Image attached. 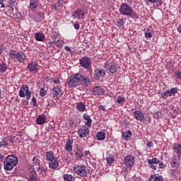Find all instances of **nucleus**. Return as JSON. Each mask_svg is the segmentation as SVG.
I'll use <instances>...</instances> for the list:
<instances>
[{"instance_id":"3","label":"nucleus","mask_w":181,"mask_h":181,"mask_svg":"<svg viewBox=\"0 0 181 181\" xmlns=\"http://www.w3.org/2000/svg\"><path fill=\"white\" fill-rule=\"evenodd\" d=\"M19 95L21 98L26 97V100H30L32 97V92L29 90V86L28 85H23L19 91Z\"/></svg>"},{"instance_id":"51","label":"nucleus","mask_w":181,"mask_h":181,"mask_svg":"<svg viewBox=\"0 0 181 181\" xmlns=\"http://www.w3.org/2000/svg\"><path fill=\"white\" fill-rule=\"evenodd\" d=\"M143 121L145 122V124H150L151 118L149 117H146Z\"/></svg>"},{"instance_id":"41","label":"nucleus","mask_w":181,"mask_h":181,"mask_svg":"<svg viewBox=\"0 0 181 181\" xmlns=\"http://www.w3.org/2000/svg\"><path fill=\"white\" fill-rule=\"evenodd\" d=\"M38 170H40V173H46V172H47V169L46 168V167L43 165H40L38 167Z\"/></svg>"},{"instance_id":"2","label":"nucleus","mask_w":181,"mask_h":181,"mask_svg":"<svg viewBox=\"0 0 181 181\" xmlns=\"http://www.w3.org/2000/svg\"><path fill=\"white\" fill-rule=\"evenodd\" d=\"M18 162H19V160L15 155L8 156L4 161V170H12L18 165Z\"/></svg>"},{"instance_id":"17","label":"nucleus","mask_w":181,"mask_h":181,"mask_svg":"<svg viewBox=\"0 0 181 181\" xmlns=\"http://www.w3.org/2000/svg\"><path fill=\"white\" fill-rule=\"evenodd\" d=\"M64 149L66 152H71L73 151V139H69L64 146Z\"/></svg>"},{"instance_id":"27","label":"nucleus","mask_w":181,"mask_h":181,"mask_svg":"<svg viewBox=\"0 0 181 181\" xmlns=\"http://www.w3.org/2000/svg\"><path fill=\"white\" fill-rule=\"evenodd\" d=\"M28 181H37V174L35 171H32L28 178Z\"/></svg>"},{"instance_id":"57","label":"nucleus","mask_w":181,"mask_h":181,"mask_svg":"<svg viewBox=\"0 0 181 181\" xmlns=\"http://www.w3.org/2000/svg\"><path fill=\"white\" fill-rule=\"evenodd\" d=\"M146 146H148V148H152V146H153V143L152 141H148Z\"/></svg>"},{"instance_id":"22","label":"nucleus","mask_w":181,"mask_h":181,"mask_svg":"<svg viewBox=\"0 0 181 181\" xmlns=\"http://www.w3.org/2000/svg\"><path fill=\"white\" fill-rule=\"evenodd\" d=\"M76 108L79 112H84L86 111V104L80 102L76 103Z\"/></svg>"},{"instance_id":"1","label":"nucleus","mask_w":181,"mask_h":181,"mask_svg":"<svg viewBox=\"0 0 181 181\" xmlns=\"http://www.w3.org/2000/svg\"><path fill=\"white\" fill-rule=\"evenodd\" d=\"M120 15L129 16L132 19H139V16L132 9V7L127 4H123L119 8Z\"/></svg>"},{"instance_id":"19","label":"nucleus","mask_w":181,"mask_h":181,"mask_svg":"<svg viewBox=\"0 0 181 181\" xmlns=\"http://www.w3.org/2000/svg\"><path fill=\"white\" fill-rule=\"evenodd\" d=\"M105 69H108V71L111 74H114L117 73V67L115 66V65H110V62H106L105 64Z\"/></svg>"},{"instance_id":"54","label":"nucleus","mask_w":181,"mask_h":181,"mask_svg":"<svg viewBox=\"0 0 181 181\" xmlns=\"http://www.w3.org/2000/svg\"><path fill=\"white\" fill-rule=\"evenodd\" d=\"M148 166L149 168H151V169H152L153 170H156V166L154 165L153 163H148Z\"/></svg>"},{"instance_id":"39","label":"nucleus","mask_w":181,"mask_h":181,"mask_svg":"<svg viewBox=\"0 0 181 181\" xmlns=\"http://www.w3.org/2000/svg\"><path fill=\"white\" fill-rule=\"evenodd\" d=\"M6 64L2 62L1 64H0V71L1 73H5V71H6Z\"/></svg>"},{"instance_id":"15","label":"nucleus","mask_w":181,"mask_h":181,"mask_svg":"<svg viewBox=\"0 0 181 181\" xmlns=\"http://www.w3.org/2000/svg\"><path fill=\"white\" fill-rule=\"evenodd\" d=\"M93 93L94 95H103L105 90L100 86H95L93 89Z\"/></svg>"},{"instance_id":"48","label":"nucleus","mask_w":181,"mask_h":181,"mask_svg":"<svg viewBox=\"0 0 181 181\" xmlns=\"http://www.w3.org/2000/svg\"><path fill=\"white\" fill-rule=\"evenodd\" d=\"M33 162L34 165H40L39 160L36 157H33Z\"/></svg>"},{"instance_id":"30","label":"nucleus","mask_w":181,"mask_h":181,"mask_svg":"<svg viewBox=\"0 0 181 181\" xmlns=\"http://www.w3.org/2000/svg\"><path fill=\"white\" fill-rule=\"evenodd\" d=\"M98 141H104L105 139V134L103 132H99L96 134Z\"/></svg>"},{"instance_id":"10","label":"nucleus","mask_w":181,"mask_h":181,"mask_svg":"<svg viewBox=\"0 0 181 181\" xmlns=\"http://www.w3.org/2000/svg\"><path fill=\"white\" fill-rule=\"evenodd\" d=\"M90 134V130L86 126H82L78 130V135H79V138H86L87 135Z\"/></svg>"},{"instance_id":"53","label":"nucleus","mask_w":181,"mask_h":181,"mask_svg":"<svg viewBox=\"0 0 181 181\" xmlns=\"http://www.w3.org/2000/svg\"><path fill=\"white\" fill-rule=\"evenodd\" d=\"M53 83H54V84H59V83H60V79L57 77H54L53 78Z\"/></svg>"},{"instance_id":"40","label":"nucleus","mask_w":181,"mask_h":181,"mask_svg":"<svg viewBox=\"0 0 181 181\" xmlns=\"http://www.w3.org/2000/svg\"><path fill=\"white\" fill-rule=\"evenodd\" d=\"M132 135V132L131 131H128L125 133H123V138H124V139H128V138H131V136Z\"/></svg>"},{"instance_id":"31","label":"nucleus","mask_w":181,"mask_h":181,"mask_svg":"<svg viewBox=\"0 0 181 181\" xmlns=\"http://www.w3.org/2000/svg\"><path fill=\"white\" fill-rule=\"evenodd\" d=\"M8 54H9L10 59L15 60V59H16V57L18 56V52L13 49H11L9 51Z\"/></svg>"},{"instance_id":"43","label":"nucleus","mask_w":181,"mask_h":181,"mask_svg":"<svg viewBox=\"0 0 181 181\" xmlns=\"http://www.w3.org/2000/svg\"><path fill=\"white\" fill-rule=\"evenodd\" d=\"M125 101V98H122L121 96H119L117 99V103L118 104H122Z\"/></svg>"},{"instance_id":"38","label":"nucleus","mask_w":181,"mask_h":181,"mask_svg":"<svg viewBox=\"0 0 181 181\" xmlns=\"http://www.w3.org/2000/svg\"><path fill=\"white\" fill-rule=\"evenodd\" d=\"M144 35L146 36V37H152V36H153V32L150 30V29H148L146 30V31L144 33Z\"/></svg>"},{"instance_id":"44","label":"nucleus","mask_w":181,"mask_h":181,"mask_svg":"<svg viewBox=\"0 0 181 181\" xmlns=\"http://www.w3.org/2000/svg\"><path fill=\"white\" fill-rule=\"evenodd\" d=\"M163 95H165V97H168V95L169 97H172V95H173L172 91L170 90H168L167 91L163 93Z\"/></svg>"},{"instance_id":"47","label":"nucleus","mask_w":181,"mask_h":181,"mask_svg":"<svg viewBox=\"0 0 181 181\" xmlns=\"http://www.w3.org/2000/svg\"><path fill=\"white\" fill-rule=\"evenodd\" d=\"M63 0H59L56 4L57 6H59V8H63Z\"/></svg>"},{"instance_id":"49","label":"nucleus","mask_w":181,"mask_h":181,"mask_svg":"<svg viewBox=\"0 0 181 181\" xmlns=\"http://www.w3.org/2000/svg\"><path fill=\"white\" fill-rule=\"evenodd\" d=\"M69 126L71 127V128H76V124H74V120H69Z\"/></svg>"},{"instance_id":"34","label":"nucleus","mask_w":181,"mask_h":181,"mask_svg":"<svg viewBox=\"0 0 181 181\" xmlns=\"http://www.w3.org/2000/svg\"><path fill=\"white\" fill-rule=\"evenodd\" d=\"M174 151L177 155H181V145L180 144H175L173 147Z\"/></svg>"},{"instance_id":"55","label":"nucleus","mask_w":181,"mask_h":181,"mask_svg":"<svg viewBox=\"0 0 181 181\" xmlns=\"http://www.w3.org/2000/svg\"><path fill=\"white\" fill-rule=\"evenodd\" d=\"M74 29H76V30H78V29H80V24H78V23H75L74 25Z\"/></svg>"},{"instance_id":"45","label":"nucleus","mask_w":181,"mask_h":181,"mask_svg":"<svg viewBox=\"0 0 181 181\" xmlns=\"http://www.w3.org/2000/svg\"><path fill=\"white\" fill-rule=\"evenodd\" d=\"M125 23V21H124L123 19H119L118 23H117V26L121 28L122 26H124V24Z\"/></svg>"},{"instance_id":"52","label":"nucleus","mask_w":181,"mask_h":181,"mask_svg":"<svg viewBox=\"0 0 181 181\" xmlns=\"http://www.w3.org/2000/svg\"><path fill=\"white\" fill-rule=\"evenodd\" d=\"M170 90L171 91V93L173 95V94H176L177 93V88H173L170 89Z\"/></svg>"},{"instance_id":"21","label":"nucleus","mask_w":181,"mask_h":181,"mask_svg":"<svg viewBox=\"0 0 181 181\" xmlns=\"http://www.w3.org/2000/svg\"><path fill=\"white\" fill-rule=\"evenodd\" d=\"M27 69L29 71H35V70H37V63L36 62H31L28 63Z\"/></svg>"},{"instance_id":"14","label":"nucleus","mask_w":181,"mask_h":181,"mask_svg":"<svg viewBox=\"0 0 181 181\" xmlns=\"http://www.w3.org/2000/svg\"><path fill=\"white\" fill-rule=\"evenodd\" d=\"M59 158L57 157L54 158V160H51L50 161H48V165L50 169H53L55 170V169H57L59 168Z\"/></svg>"},{"instance_id":"7","label":"nucleus","mask_w":181,"mask_h":181,"mask_svg":"<svg viewBox=\"0 0 181 181\" xmlns=\"http://www.w3.org/2000/svg\"><path fill=\"white\" fill-rule=\"evenodd\" d=\"M80 64L83 69H88L91 66V59L83 57L80 59Z\"/></svg>"},{"instance_id":"62","label":"nucleus","mask_w":181,"mask_h":181,"mask_svg":"<svg viewBox=\"0 0 181 181\" xmlns=\"http://www.w3.org/2000/svg\"><path fill=\"white\" fill-rule=\"evenodd\" d=\"M65 49L66 50V52H69L70 53H71V48H70V47L65 46Z\"/></svg>"},{"instance_id":"33","label":"nucleus","mask_w":181,"mask_h":181,"mask_svg":"<svg viewBox=\"0 0 181 181\" xmlns=\"http://www.w3.org/2000/svg\"><path fill=\"white\" fill-rule=\"evenodd\" d=\"M170 165L172 168H178L179 162L177 161V158H176V157L173 158L170 161Z\"/></svg>"},{"instance_id":"64","label":"nucleus","mask_w":181,"mask_h":181,"mask_svg":"<svg viewBox=\"0 0 181 181\" xmlns=\"http://www.w3.org/2000/svg\"><path fill=\"white\" fill-rule=\"evenodd\" d=\"M0 5H1V8H5V4H4V0H0Z\"/></svg>"},{"instance_id":"11","label":"nucleus","mask_w":181,"mask_h":181,"mask_svg":"<svg viewBox=\"0 0 181 181\" xmlns=\"http://www.w3.org/2000/svg\"><path fill=\"white\" fill-rule=\"evenodd\" d=\"M86 15V13L82 9H78L73 12L72 16L76 19H84V16Z\"/></svg>"},{"instance_id":"9","label":"nucleus","mask_w":181,"mask_h":181,"mask_svg":"<svg viewBox=\"0 0 181 181\" xmlns=\"http://www.w3.org/2000/svg\"><path fill=\"white\" fill-rule=\"evenodd\" d=\"M52 98H59L63 95V90L59 86H54L52 91Z\"/></svg>"},{"instance_id":"28","label":"nucleus","mask_w":181,"mask_h":181,"mask_svg":"<svg viewBox=\"0 0 181 181\" xmlns=\"http://www.w3.org/2000/svg\"><path fill=\"white\" fill-rule=\"evenodd\" d=\"M75 156L76 159H81V158H83V151L81 150V148L78 147L76 148Z\"/></svg>"},{"instance_id":"23","label":"nucleus","mask_w":181,"mask_h":181,"mask_svg":"<svg viewBox=\"0 0 181 181\" xmlns=\"http://www.w3.org/2000/svg\"><path fill=\"white\" fill-rule=\"evenodd\" d=\"M52 40H54L55 46H57V47H59L61 49V47H62V46H63V41L61 40L60 39H57V35L52 36Z\"/></svg>"},{"instance_id":"61","label":"nucleus","mask_w":181,"mask_h":181,"mask_svg":"<svg viewBox=\"0 0 181 181\" xmlns=\"http://www.w3.org/2000/svg\"><path fill=\"white\" fill-rule=\"evenodd\" d=\"M160 169H165V164L163 163H159Z\"/></svg>"},{"instance_id":"20","label":"nucleus","mask_w":181,"mask_h":181,"mask_svg":"<svg viewBox=\"0 0 181 181\" xmlns=\"http://www.w3.org/2000/svg\"><path fill=\"white\" fill-rule=\"evenodd\" d=\"M47 162H50L56 159L57 157L54 156V153L52 151H47L45 155Z\"/></svg>"},{"instance_id":"46","label":"nucleus","mask_w":181,"mask_h":181,"mask_svg":"<svg viewBox=\"0 0 181 181\" xmlns=\"http://www.w3.org/2000/svg\"><path fill=\"white\" fill-rule=\"evenodd\" d=\"M175 76L176 78H181V72L180 71H175Z\"/></svg>"},{"instance_id":"50","label":"nucleus","mask_w":181,"mask_h":181,"mask_svg":"<svg viewBox=\"0 0 181 181\" xmlns=\"http://www.w3.org/2000/svg\"><path fill=\"white\" fill-rule=\"evenodd\" d=\"M32 103H33V107H36V105H37V101L36 100V98L33 97Z\"/></svg>"},{"instance_id":"42","label":"nucleus","mask_w":181,"mask_h":181,"mask_svg":"<svg viewBox=\"0 0 181 181\" xmlns=\"http://www.w3.org/2000/svg\"><path fill=\"white\" fill-rule=\"evenodd\" d=\"M46 94H47V91H46V90H45V88H42L40 90V95L41 97H45L46 95Z\"/></svg>"},{"instance_id":"35","label":"nucleus","mask_w":181,"mask_h":181,"mask_svg":"<svg viewBox=\"0 0 181 181\" xmlns=\"http://www.w3.org/2000/svg\"><path fill=\"white\" fill-rule=\"evenodd\" d=\"M64 180L65 181H74L76 180V178H74V177H73L70 174H66V175H64Z\"/></svg>"},{"instance_id":"37","label":"nucleus","mask_w":181,"mask_h":181,"mask_svg":"<svg viewBox=\"0 0 181 181\" xmlns=\"http://www.w3.org/2000/svg\"><path fill=\"white\" fill-rule=\"evenodd\" d=\"M106 160H107L108 165H112V163H114V162H115V158L114 157V156H108L107 158H106Z\"/></svg>"},{"instance_id":"36","label":"nucleus","mask_w":181,"mask_h":181,"mask_svg":"<svg viewBox=\"0 0 181 181\" xmlns=\"http://www.w3.org/2000/svg\"><path fill=\"white\" fill-rule=\"evenodd\" d=\"M159 162H160V160H159V159L157 158L147 160V163H151V164L153 163L154 165H158V163H159Z\"/></svg>"},{"instance_id":"24","label":"nucleus","mask_w":181,"mask_h":181,"mask_svg":"<svg viewBox=\"0 0 181 181\" xmlns=\"http://www.w3.org/2000/svg\"><path fill=\"white\" fill-rule=\"evenodd\" d=\"M83 119H85L86 125L87 127H89V128L91 127V124L93 122V120L91 119V117H90V115H88L87 113L83 114Z\"/></svg>"},{"instance_id":"6","label":"nucleus","mask_w":181,"mask_h":181,"mask_svg":"<svg viewBox=\"0 0 181 181\" xmlns=\"http://www.w3.org/2000/svg\"><path fill=\"white\" fill-rule=\"evenodd\" d=\"M67 84L69 87H78L80 83L78 82V78L77 74H72L67 80Z\"/></svg>"},{"instance_id":"58","label":"nucleus","mask_w":181,"mask_h":181,"mask_svg":"<svg viewBox=\"0 0 181 181\" xmlns=\"http://www.w3.org/2000/svg\"><path fill=\"white\" fill-rule=\"evenodd\" d=\"M148 2H151V4H158V2L160 1V0H148Z\"/></svg>"},{"instance_id":"5","label":"nucleus","mask_w":181,"mask_h":181,"mask_svg":"<svg viewBox=\"0 0 181 181\" xmlns=\"http://www.w3.org/2000/svg\"><path fill=\"white\" fill-rule=\"evenodd\" d=\"M86 168L85 165H76L74 167V172L76 175H78L81 177H86L87 176V170H86Z\"/></svg>"},{"instance_id":"26","label":"nucleus","mask_w":181,"mask_h":181,"mask_svg":"<svg viewBox=\"0 0 181 181\" xmlns=\"http://www.w3.org/2000/svg\"><path fill=\"white\" fill-rule=\"evenodd\" d=\"M35 37L37 42H45V34L42 33H36Z\"/></svg>"},{"instance_id":"13","label":"nucleus","mask_w":181,"mask_h":181,"mask_svg":"<svg viewBox=\"0 0 181 181\" xmlns=\"http://www.w3.org/2000/svg\"><path fill=\"white\" fill-rule=\"evenodd\" d=\"M10 144H13V139L4 137L0 141V148H5Z\"/></svg>"},{"instance_id":"59","label":"nucleus","mask_w":181,"mask_h":181,"mask_svg":"<svg viewBox=\"0 0 181 181\" xmlns=\"http://www.w3.org/2000/svg\"><path fill=\"white\" fill-rule=\"evenodd\" d=\"M154 117H156L157 118H160L162 117V115L160 114V112H158L154 114Z\"/></svg>"},{"instance_id":"8","label":"nucleus","mask_w":181,"mask_h":181,"mask_svg":"<svg viewBox=\"0 0 181 181\" xmlns=\"http://www.w3.org/2000/svg\"><path fill=\"white\" fill-rule=\"evenodd\" d=\"M124 162L127 168H132L134 163H135V157L132 155H129L124 158Z\"/></svg>"},{"instance_id":"32","label":"nucleus","mask_w":181,"mask_h":181,"mask_svg":"<svg viewBox=\"0 0 181 181\" xmlns=\"http://www.w3.org/2000/svg\"><path fill=\"white\" fill-rule=\"evenodd\" d=\"M45 122H46V119L43 117V116H40L36 119V123L38 124V125H42L45 124Z\"/></svg>"},{"instance_id":"16","label":"nucleus","mask_w":181,"mask_h":181,"mask_svg":"<svg viewBox=\"0 0 181 181\" xmlns=\"http://www.w3.org/2000/svg\"><path fill=\"white\" fill-rule=\"evenodd\" d=\"M134 117L136 121H144V119L145 118L144 113L140 110H136L134 112Z\"/></svg>"},{"instance_id":"29","label":"nucleus","mask_w":181,"mask_h":181,"mask_svg":"<svg viewBox=\"0 0 181 181\" xmlns=\"http://www.w3.org/2000/svg\"><path fill=\"white\" fill-rule=\"evenodd\" d=\"M149 181H163L162 175H151L149 177Z\"/></svg>"},{"instance_id":"56","label":"nucleus","mask_w":181,"mask_h":181,"mask_svg":"<svg viewBox=\"0 0 181 181\" xmlns=\"http://www.w3.org/2000/svg\"><path fill=\"white\" fill-rule=\"evenodd\" d=\"M37 16L40 19V18H43V16H45V13H42V12H38L37 13Z\"/></svg>"},{"instance_id":"12","label":"nucleus","mask_w":181,"mask_h":181,"mask_svg":"<svg viewBox=\"0 0 181 181\" xmlns=\"http://www.w3.org/2000/svg\"><path fill=\"white\" fill-rule=\"evenodd\" d=\"M95 80H100V77H105V71L103 69H97L94 71Z\"/></svg>"},{"instance_id":"60","label":"nucleus","mask_w":181,"mask_h":181,"mask_svg":"<svg viewBox=\"0 0 181 181\" xmlns=\"http://www.w3.org/2000/svg\"><path fill=\"white\" fill-rule=\"evenodd\" d=\"M65 160H66V163H70V162H71V158H70L69 156H66L65 158Z\"/></svg>"},{"instance_id":"63","label":"nucleus","mask_w":181,"mask_h":181,"mask_svg":"<svg viewBox=\"0 0 181 181\" xmlns=\"http://www.w3.org/2000/svg\"><path fill=\"white\" fill-rule=\"evenodd\" d=\"M100 110H102V111H107V110L105 109V105H100Z\"/></svg>"},{"instance_id":"18","label":"nucleus","mask_w":181,"mask_h":181,"mask_svg":"<svg viewBox=\"0 0 181 181\" xmlns=\"http://www.w3.org/2000/svg\"><path fill=\"white\" fill-rule=\"evenodd\" d=\"M16 59L19 63H25V60H26V55H25V53L23 52H18Z\"/></svg>"},{"instance_id":"4","label":"nucleus","mask_w":181,"mask_h":181,"mask_svg":"<svg viewBox=\"0 0 181 181\" xmlns=\"http://www.w3.org/2000/svg\"><path fill=\"white\" fill-rule=\"evenodd\" d=\"M76 76H78L79 86H81V84H84L85 86H89V84H91V80L87 75H84L78 72L76 73Z\"/></svg>"},{"instance_id":"25","label":"nucleus","mask_w":181,"mask_h":181,"mask_svg":"<svg viewBox=\"0 0 181 181\" xmlns=\"http://www.w3.org/2000/svg\"><path fill=\"white\" fill-rule=\"evenodd\" d=\"M39 6V0H30V8L33 11Z\"/></svg>"}]
</instances>
